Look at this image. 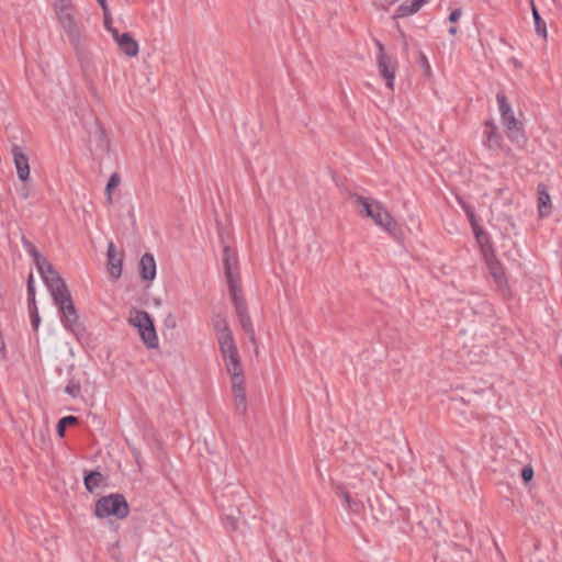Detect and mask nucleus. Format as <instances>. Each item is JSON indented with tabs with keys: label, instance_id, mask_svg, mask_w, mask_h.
I'll use <instances>...</instances> for the list:
<instances>
[{
	"label": "nucleus",
	"instance_id": "obj_28",
	"mask_svg": "<svg viewBox=\"0 0 562 562\" xmlns=\"http://www.w3.org/2000/svg\"><path fill=\"white\" fill-rule=\"evenodd\" d=\"M213 326H214V330L216 333V338L218 339V337H223V336H229L232 335V331L228 327V324L226 322V319L224 317H221V316H216L214 319H213Z\"/></svg>",
	"mask_w": 562,
	"mask_h": 562
},
{
	"label": "nucleus",
	"instance_id": "obj_16",
	"mask_svg": "<svg viewBox=\"0 0 562 562\" xmlns=\"http://www.w3.org/2000/svg\"><path fill=\"white\" fill-rule=\"evenodd\" d=\"M113 38L126 56L135 57L138 54V43L128 33H117Z\"/></svg>",
	"mask_w": 562,
	"mask_h": 562
},
{
	"label": "nucleus",
	"instance_id": "obj_15",
	"mask_svg": "<svg viewBox=\"0 0 562 562\" xmlns=\"http://www.w3.org/2000/svg\"><path fill=\"white\" fill-rule=\"evenodd\" d=\"M139 276L144 281H153L156 277V261L151 254L142 256L138 265Z\"/></svg>",
	"mask_w": 562,
	"mask_h": 562
},
{
	"label": "nucleus",
	"instance_id": "obj_4",
	"mask_svg": "<svg viewBox=\"0 0 562 562\" xmlns=\"http://www.w3.org/2000/svg\"><path fill=\"white\" fill-rule=\"evenodd\" d=\"M128 323L137 328L140 339L148 348L158 347L159 340L156 334L154 321L150 315L137 308H132L128 316Z\"/></svg>",
	"mask_w": 562,
	"mask_h": 562
},
{
	"label": "nucleus",
	"instance_id": "obj_22",
	"mask_svg": "<svg viewBox=\"0 0 562 562\" xmlns=\"http://www.w3.org/2000/svg\"><path fill=\"white\" fill-rule=\"evenodd\" d=\"M235 312H236V315H237V318L239 321V324H240L241 328L249 336L250 341L254 345H256L255 331H254V327H252L250 317H249V315L247 313V307L246 308H240V306H239L238 311H235Z\"/></svg>",
	"mask_w": 562,
	"mask_h": 562
},
{
	"label": "nucleus",
	"instance_id": "obj_38",
	"mask_svg": "<svg viewBox=\"0 0 562 562\" xmlns=\"http://www.w3.org/2000/svg\"><path fill=\"white\" fill-rule=\"evenodd\" d=\"M420 65L423 66L426 75H428L430 71V66H429V63H428L426 56L423 53H420Z\"/></svg>",
	"mask_w": 562,
	"mask_h": 562
},
{
	"label": "nucleus",
	"instance_id": "obj_8",
	"mask_svg": "<svg viewBox=\"0 0 562 562\" xmlns=\"http://www.w3.org/2000/svg\"><path fill=\"white\" fill-rule=\"evenodd\" d=\"M483 252H484V256H485V260H486V265H487L490 274L494 279V281L497 284L498 289L502 292H506L508 290L507 279L505 277V272H504V269H503L502 265L494 257L493 254L490 255L487 252L485 247H483Z\"/></svg>",
	"mask_w": 562,
	"mask_h": 562
},
{
	"label": "nucleus",
	"instance_id": "obj_46",
	"mask_svg": "<svg viewBox=\"0 0 562 562\" xmlns=\"http://www.w3.org/2000/svg\"><path fill=\"white\" fill-rule=\"evenodd\" d=\"M457 32H458V29H457L456 26H451V27L449 29V34H451V35H456V34H457Z\"/></svg>",
	"mask_w": 562,
	"mask_h": 562
},
{
	"label": "nucleus",
	"instance_id": "obj_31",
	"mask_svg": "<svg viewBox=\"0 0 562 562\" xmlns=\"http://www.w3.org/2000/svg\"><path fill=\"white\" fill-rule=\"evenodd\" d=\"M27 302H29V306L36 305L34 278H33L32 273L27 278Z\"/></svg>",
	"mask_w": 562,
	"mask_h": 562
},
{
	"label": "nucleus",
	"instance_id": "obj_24",
	"mask_svg": "<svg viewBox=\"0 0 562 562\" xmlns=\"http://www.w3.org/2000/svg\"><path fill=\"white\" fill-rule=\"evenodd\" d=\"M229 294L235 307V311H238V307L246 308L245 300L243 297L241 289L238 285V278L235 280L227 281Z\"/></svg>",
	"mask_w": 562,
	"mask_h": 562
},
{
	"label": "nucleus",
	"instance_id": "obj_40",
	"mask_svg": "<svg viewBox=\"0 0 562 562\" xmlns=\"http://www.w3.org/2000/svg\"><path fill=\"white\" fill-rule=\"evenodd\" d=\"M97 1L100 4V7H101V9L103 11V14L110 13L106 0H97Z\"/></svg>",
	"mask_w": 562,
	"mask_h": 562
},
{
	"label": "nucleus",
	"instance_id": "obj_12",
	"mask_svg": "<svg viewBox=\"0 0 562 562\" xmlns=\"http://www.w3.org/2000/svg\"><path fill=\"white\" fill-rule=\"evenodd\" d=\"M484 144L490 149H504L503 137L498 133L497 126L494 121L488 120L485 122L484 130Z\"/></svg>",
	"mask_w": 562,
	"mask_h": 562
},
{
	"label": "nucleus",
	"instance_id": "obj_42",
	"mask_svg": "<svg viewBox=\"0 0 562 562\" xmlns=\"http://www.w3.org/2000/svg\"><path fill=\"white\" fill-rule=\"evenodd\" d=\"M367 470L375 477L379 479L378 476V468L375 467V464H367Z\"/></svg>",
	"mask_w": 562,
	"mask_h": 562
},
{
	"label": "nucleus",
	"instance_id": "obj_25",
	"mask_svg": "<svg viewBox=\"0 0 562 562\" xmlns=\"http://www.w3.org/2000/svg\"><path fill=\"white\" fill-rule=\"evenodd\" d=\"M426 0H412L411 4H401L394 14V19L405 18L419 11Z\"/></svg>",
	"mask_w": 562,
	"mask_h": 562
},
{
	"label": "nucleus",
	"instance_id": "obj_44",
	"mask_svg": "<svg viewBox=\"0 0 562 562\" xmlns=\"http://www.w3.org/2000/svg\"><path fill=\"white\" fill-rule=\"evenodd\" d=\"M401 36L403 38V48L406 50L407 49V38L404 33H401Z\"/></svg>",
	"mask_w": 562,
	"mask_h": 562
},
{
	"label": "nucleus",
	"instance_id": "obj_23",
	"mask_svg": "<svg viewBox=\"0 0 562 562\" xmlns=\"http://www.w3.org/2000/svg\"><path fill=\"white\" fill-rule=\"evenodd\" d=\"M458 201L469 217L475 238L480 244H482V238L485 234L483 229L479 226L473 210L459 196Z\"/></svg>",
	"mask_w": 562,
	"mask_h": 562
},
{
	"label": "nucleus",
	"instance_id": "obj_47",
	"mask_svg": "<svg viewBox=\"0 0 562 562\" xmlns=\"http://www.w3.org/2000/svg\"><path fill=\"white\" fill-rule=\"evenodd\" d=\"M154 303L156 306H159L161 304V301L159 299L154 300Z\"/></svg>",
	"mask_w": 562,
	"mask_h": 562
},
{
	"label": "nucleus",
	"instance_id": "obj_1",
	"mask_svg": "<svg viewBox=\"0 0 562 562\" xmlns=\"http://www.w3.org/2000/svg\"><path fill=\"white\" fill-rule=\"evenodd\" d=\"M54 303L57 305L64 326L77 337L83 335L85 327L79 322L77 308L72 302L70 291L60 276L48 279L45 283Z\"/></svg>",
	"mask_w": 562,
	"mask_h": 562
},
{
	"label": "nucleus",
	"instance_id": "obj_13",
	"mask_svg": "<svg viewBox=\"0 0 562 562\" xmlns=\"http://www.w3.org/2000/svg\"><path fill=\"white\" fill-rule=\"evenodd\" d=\"M232 381V390L233 395L235 398L236 409L240 414H245L247 409V402H246V393L244 387V376H238L231 379Z\"/></svg>",
	"mask_w": 562,
	"mask_h": 562
},
{
	"label": "nucleus",
	"instance_id": "obj_14",
	"mask_svg": "<svg viewBox=\"0 0 562 562\" xmlns=\"http://www.w3.org/2000/svg\"><path fill=\"white\" fill-rule=\"evenodd\" d=\"M342 504L348 508V510L359 514L364 507L366 503L370 506V499L366 497V494H340Z\"/></svg>",
	"mask_w": 562,
	"mask_h": 562
},
{
	"label": "nucleus",
	"instance_id": "obj_33",
	"mask_svg": "<svg viewBox=\"0 0 562 562\" xmlns=\"http://www.w3.org/2000/svg\"><path fill=\"white\" fill-rule=\"evenodd\" d=\"M112 21L113 20H112L111 13L103 14L104 27L106 31H109L111 33V35L113 37V36H117L119 31L115 27H113Z\"/></svg>",
	"mask_w": 562,
	"mask_h": 562
},
{
	"label": "nucleus",
	"instance_id": "obj_41",
	"mask_svg": "<svg viewBox=\"0 0 562 562\" xmlns=\"http://www.w3.org/2000/svg\"><path fill=\"white\" fill-rule=\"evenodd\" d=\"M165 324L168 328H175L176 327V321L173 319V317L171 315H169L166 321H165Z\"/></svg>",
	"mask_w": 562,
	"mask_h": 562
},
{
	"label": "nucleus",
	"instance_id": "obj_35",
	"mask_svg": "<svg viewBox=\"0 0 562 562\" xmlns=\"http://www.w3.org/2000/svg\"><path fill=\"white\" fill-rule=\"evenodd\" d=\"M533 477V469L531 465H525L521 469V479L525 483H529Z\"/></svg>",
	"mask_w": 562,
	"mask_h": 562
},
{
	"label": "nucleus",
	"instance_id": "obj_2",
	"mask_svg": "<svg viewBox=\"0 0 562 562\" xmlns=\"http://www.w3.org/2000/svg\"><path fill=\"white\" fill-rule=\"evenodd\" d=\"M350 198L358 206L361 207L359 210L361 215L371 217L378 226L395 236V232L397 229L396 222L380 202L372 198H364L356 193H352Z\"/></svg>",
	"mask_w": 562,
	"mask_h": 562
},
{
	"label": "nucleus",
	"instance_id": "obj_30",
	"mask_svg": "<svg viewBox=\"0 0 562 562\" xmlns=\"http://www.w3.org/2000/svg\"><path fill=\"white\" fill-rule=\"evenodd\" d=\"M79 419L75 416H66L58 420L57 434L59 437H65V431L69 426L78 424Z\"/></svg>",
	"mask_w": 562,
	"mask_h": 562
},
{
	"label": "nucleus",
	"instance_id": "obj_29",
	"mask_svg": "<svg viewBox=\"0 0 562 562\" xmlns=\"http://www.w3.org/2000/svg\"><path fill=\"white\" fill-rule=\"evenodd\" d=\"M530 3H531V8H532V18L535 21L536 32L546 38L547 37L546 22L541 19V16L533 3V0H530Z\"/></svg>",
	"mask_w": 562,
	"mask_h": 562
},
{
	"label": "nucleus",
	"instance_id": "obj_11",
	"mask_svg": "<svg viewBox=\"0 0 562 562\" xmlns=\"http://www.w3.org/2000/svg\"><path fill=\"white\" fill-rule=\"evenodd\" d=\"M108 269L111 277L117 280L122 274L123 254L117 252L114 244L111 241L108 245Z\"/></svg>",
	"mask_w": 562,
	"mask_h": 562
},
{
	"label": "nucleus",
	"instance_id": "obj_37",
	"mask_svg": "<svg viewBox=\"0 0 562 562\" xmlns=\"http://www.w3.org/2000/svg\"><path fill=\"white\" fill-rule=\"evenodd\" d=\"M461 14H462L461 9H456V10L451 11V13L449 15V21L452 23H456L460 19Z\"/></svg>",
	"mask_w": 562,
	"mask_h": 562
},
{
	"label": "nucleus",
	"instance_id": "obj_17",
	"mask_svg": "<svg viewBox=\"0 0 562 562\" xmlns=\"http://www.w3.org/2000/svg\"><path fill=\"white\" fill-rule=\"evenodd\" d=\"M53 8L58 23L75 16V5L71 0H54Z\"/></svg>",
	"mask_w": 562,
	"mask_h": 562
},
{
	"label": "nucleus",
	"instance_id": "obj_10",
	"mask_svg": "<svg viewBox=\"0 0 562 562\" xmlns=\"http://www.w3.org/2000/svg\"><path fill=\"white\" fill-rule=\"evenodd\" d=\"M11 153L13 156V162L16 169L18 178L25 182L30 178V165H29V158L23 153V149L19 145H13L11 148Z\"/></svg>",
	"mask_w": 562,
	"mask_h": 562
},
{
	"label": "nucleus",
	"instance_id": "obj_27",
	"mask_svg": "<svg viewBox=\"0 0 562 562\" xmlns=\"http://www.w3.org/2000/svg\"><path fill=\"white\" fill-rule=\"evenodd\" d=\"M121 177L117 172H114L110 176L109 181L105 187V195L108 205L113 204L112 192L120 186Z\"/></svg>",
	"mask_w": 562,
	"mask_h": 562
},
{
	"label": "nucleus",
	"instance_id": "obj_39",
	"mask_svg": "<svg viewBox=\"0 0 562 562\" xmlns=\"http://www.w3.org/2000/svg\"><path fill=\"white\" fill-rule=\"evenodd\" d=\"M19 194L21 195V198L23 200H27L29 196H30V189L26 184H23L20 189H19Z\"/></svg>",
	"mask_w": 562,
	"mask_h": 562
},
{
	"label": "nucleus",
	"instance_id": "obj_21",
	"mask_svg": "<svg viewBox=\"0 0 562 562\" xmlns=\"http://www.w3.org/2000/svg\"><path fill=\"white\" fill-rule=\"evenodd\" d=\"M223 262L227 281L237 279V274L233 271L236 263L235 254L228 246L223 248Z\"/></svg>",
	"mask_w": 562,
	"mask_h": 562
},
{
	"label": "nucleus",
	"instance_id": "obj_32",
	"mask_svg": "<svg viewBox=\"0 0 562 562\" xmlns=\"http://www.w3.org/2000/svg\"><path fill=\"white\" fill-rule=\"evenodd\" d=\"M29 312H30V316H31L32 326L36 330L41 323L37 306L36 305L29 306Z\"/></svg>",
	"mask_w": 562,
	"mask_h": 562
},
{
	"label": "nucleus",
	"instance_id": "obj_45",
	"mask_svg": "<svg viewBox=\"0 0 562 562\" xmlns=\"http://www.w3.org/2000/svg\"><path fill=\"white\" fill-rule=\"evenodd\" d=\"M97 133H98V135H99L100 139H102V140H104V142H105V139H104V132H103V130H101L100 127H98V128H97Z\"/></svg>",
	"mask_w": 562,
	"mask_h": 562
},
{
	"label": "nucleus",
	"instance_id": "obj_18",
	"mask_svg": "<svg viewBox=\"0 0 562 562\" xmlns=\"http://www.w3.org/2000/svg\"><path fill=\"white\" fill-rule=\"evenodd\" d=\"M222 358H223L226 371L231 375V379L236 378V375L244 376L238 350H236L232 353H228V355H226V357H222Z\"/></svg>",
	"mask_w": 562,
	"mask_h": 562
},
{
	"label": "nucleus",
	"instance_id": "obj_6",
	"mask_svg": "<svg viewBox=\"0 0 562 562\" xmlns=\"http://www.w3.org/2000/svg\"><path fill=\"white\" fill-rule=\"evenodd\" d=\"M59 25L67 34V37L70 44L72 45L74 49L77 52V54L80 56L85 55V37L82 35L81 26L79 25V22L76 20V18L74 16L66 19L65 21L59 22Z\"/></svg>",
	"mask_w": 562,
	"mask_h": 562
},
{
	"label": "nucleus",
	"instance_id": "obj_9",
	"mask_svg": "<svg viewBox=\"0 0 562 562\" xmlns=\"http://www.w3.org/2000/svg\"><path fill=\"white\" fill-rule=\"evenodd\" d=\"M376 64L380 76L384 79L385 86L393 90L396 61H394L387 54L376 56Z\"/></svg>",
	"mask_w": 562,
	"mask_h": 562
},
{
	"label": "nucleus",
	"instance_id": "obj_34",
	"mask_svg": "<svg viewBox=\"0 0 562 562\" xmlns=\"http://www.w3.org/2000/svg\"><path fill=\"white\" fill-rule=\"evenodd\" d=\"M65 392L72 397H77L80 392V384L76 382H70L66 387Z\"/></svg>",
	"mask_w": 562,
	"mask_h": 562
},
{
	"label": "nucleus",
	"instance_id": "obj_43",
	"mask_svg": "<svg viewBox=\"0 0 562 562\" xmlns=\"http://www.w3.org/2000/svg\"><path fill=\"white\" fill-rule=\"evenodd\" d=\"M375 44L378 46L379 53L378 55L386 54L383 44L380 41H375Z\"/></svg>",
	"mask_w": 562,
	"mask_h": 562
},
{
	"label": "nucleus",
	"instance_id": "obj_7",
	"mask_svg": "<svg viewBox=\"0 0 562 562\" xmlns=\"http://www.w3.org/2000/svg\"><path fill=\"white\" fill-rule=\"evenodd\" d=\"M22 241L29 255L34 259L37 271L44 283L48 282V279H54L59 276V273L53 268L47 259L37 251L36 247L31 241L26 238H23Z\"/></svg>",
	"mask_w": 562,
	"mask_h": 562
},
{
	"label": "nucleus",
	"instance_id": "obj_20",
	"mask_svg": "<svg viewBox=\"0 0 562 562\" xmlns=\"http://www.w3.org/2000/svg\"><path fill=\"white\" fill-rule=\"evenodd\" d=\"M538 209L540 216H548L551 211V199L543 183L538 184Z\"/></svg>",
	"mask_w": 562,
	"mask_h": 562
},
{
	"label": "nucleus",
	"instance_id": "obj_26",
	"mask_svg": "<svg viewBox=\"0 0 562 562\" xmlns=\"http://www.w3.org/2000/svg\"><path fill=\"white\" fill-rule=\"evenodd\" d=\"M217 342L222 357H226V355L237 350L233 335L218 337Z\"/></svg>",
	"mask_w": 562,
	"mask_h": 562
},
{
	"label": "nucleus",
	"instance_id": "obj_5",
	"mask_svg": "<svg viewBox=\"0 0 562 562\" xmlns=\"http://www.w3.org/2000/svg\"><path fill=\"white\" fill-rule=\"evenodd\" d=\"M94 515L100 519H123L128 515V505L122 494H109L97 502Z\"/></svg>",
	"mask_w": 562,
	"mask_h": 562
},
{
	"label": "nucleus",
	"instance_id": "obj_19",
	"mask_svg": "<svg viewBox=\"0 0 562 562\" xmlns=\"http://www.w3.org/2000/svg\"><path fill=\"white\" fill-rule=\"evenodd\" d=\"M105 481L106 477L99 471H91L83 476V483L88 492H92L94 488L106 487Z\"/></svg>",
	"mask_w": 562,
	"mask_h": 562
},
{
	"label": "nucleus",
	"instance_id": "obj_3",
	"mask_svg": "<svg viewBox=\"0 0 562 562\" xmlns=\"http://www.w3.org/2000/svg\"><path fill=\"white\" fill-rule=\"evenodd\" d=\"M496 100L508 139L519 148H522L527 142L522 123L515 117L512 105L508 103L504 93L498 92Z\"/></svg>",
	"mask_w": 562,
	"mask_h": 562
},
{
	"label": "nucleus",
	"instance_id": "obj_36",
	"mask_svg": "<svg viewBox=\"0 0 562 562\" xmlns=\"http://www.w3.org/2000/svg\"><path fill=\"white\" fill-rule=\"evenodd\" d=\"M131 450L138 470H142L143 459L139 450L134 446L131 447Z\"/></svg>",
	"mask_w": 562,
	"mask_h": 562
}]
</instances>
